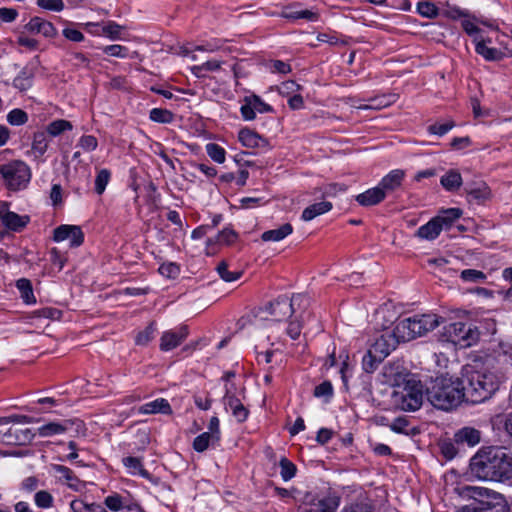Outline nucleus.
<instances>
[{
	"label": "nucleus",
	"instance_id": "nucleus-1",
	"mask_svg": "<svg viewBox=\"0 0 512 512\" xmlns=\"http://www.w3.org/2000/svg\"><path fill=\"white\" fill-rule=\"evenodd\" d=\"M471 474L484 481L504 482L512 478V453L502 447L480 449L470 460Z\"/></svg>",
	"mask_w": 512,
	"mask_h": 512
},
{
	"label": "nucleus",
	"instance_id": "nucleus-2",
	"mask_svg": "<svg viewBox=\"0 0 512 512\" xmlns=\"http://www.w3.org/2000/svg\"><path fill=\"white\" fill-rule=\"evenodd\" d=\"M465 388L459 378L439 376L426 386L427 400L437 409L449 411L465 400Z\"/></svg>",
	"mask_w": 512,
	"mask_h": 512
},
{
	"label": "nucleus",
	"instance_id": "nucleus-3",
	"mask_svg": "<svg viewBox=\"0 0 512 512\" xmlns=\"http://www.w3.org/2000/svg\"><path fill=\"white\" fill-rule=\"evenodd\" d=\"M464 499H473L469 506L479 512H507V504L502 494L484 487L464 485L455 489Z\"/></svg>",
	"mask_w": 512,
	"mask_h": 512
},
{
	"label": "nucleus",
	"instance_id": "nucleus-4",
	"mask_svg": "<svg viewBox=\"0 0 512 512\" xmlns=\"http://www.w3.org/2000/svg\"><path fill=\"white\" fill-rule=\"evenodd\" d=\"M500 379L493 372L474 371L467 376L465 401L472 404L482 403L490 399L499 389Z\"/></svg>",
	"mask_w": 512,
	"mask_h": 512
},
{
	"label": "nucleus",
	"instance_id": "nucleus-5",
	"mask_svg": "<svg viewBox=\"0 0 512 512\" xmlns=\"http://www.w3.org/2000/svg\"><path fill=\"white\" fill-rule=\"evenodd\" d=\"M393 393L394 404L403 411H416L423 402V386L420 381L413 378L405 380L403 386Z\"/></svg>",
	"mask_w": 512,
	"mask_h": 512
},
{
	"label": "nucleus",
	"instance_id": "nucleus-6",
	"mask_svg": "<svg viewBox=\"0 0 512 512\" xmlns=\"http://www.w3.org/2000/svg\"><path fill=\"white\" fill-rule=\"evenodd\" d=\"M0 174L7 188L13 191L25 188L31 179L30 168L20 160L1 165Z\"/></svg>",
	"mask_w": 512,
	"mask_h": 512
},
{
	"label": "nucleus",
	"instance_id": "nucleus-7",
	"mask_svg": "<svg viewBox=\"0 0 512 512\" xmlns=\"http://www.w3.org/2000/svg\"><path fill=\"white\" fill-rule=\"evenodd\" d=\"M444 329L447 341L462 348L472 346L480 337V331L471 323L454 322L445 326Z\"/></svg>",
	"mask_w": 512,
	"mask_h": 512
},
{
	"label": "nucleus",
	"instance_id": "nucleus-8",
	"mask_svg": "<svg viewBox=\"0 0 512 512\" xmlns=\"http://www.w3.org/2000/svg\"><path fill=\"white\" fill-rule=\"evenodd\" d=\"M306 295L294 294L291 298L280 296L275 301L270 302L268 310L276 320L290 317L295 312V304L297 301H305Z\"/></svg>",
	"mask_w": 512,
	"mask_h": 512
},
{
	"label": "nucleus",
	"instance_id": "nucleus-9",
	"mask_svg": "<svg viewBox=\"0 0 512 512\" xmlns=\"http://www.w3.org/2000/svg\"><path fill=\"white\" fill-rule=\"evenodd\" d=\"M411 321V325L415 328L417 337L426 335L428 332L433 331L442 322L443 318L436 314H420L408 317Z\"/></svg>",
	"mask_w": 512,
	"mask_h": 512
},
{
	"label": "nucleus",
	"instance_id": "nucleus-10",
	"mask_svg": "<svg viewBox=\"0 0 512 512\" xmlns=\"http://www.w3.org/2000/svg\"><path fill=\"white\" fill-rule=\"evenodd\" d=\"M339 506V500L336 497L322 499L309 512H335ZM341 512H372L368 504H355L345 507Z\"/></svg>",
	"mask_w": 512,
	"mask_h": 512
},
{
	"label": "nucleus",
	"instance_id": "nucleus-11",
	"mask_svg": "<svg viewBox=\"0 0 512 512\" xmlns=\"http://www.w3.org/2000/svg\"><path fill=\"white\" fill-rule=\"evenodd\" d=\"M233 384L226 386L225 395L223 397V404L226 411L231 410L232 415L237 419L238 422H244L248 415L249 410L242 404L232 392Z\"/></svg>",
	"mask_w": 512,
	"mask_h": 512
},
{
	"label": "nucleus",
	"instance_id": "nucleus-12",
	"mask_svg": "<svg viewBox=\"0 0 512 512\" xmlns=\"http://www.w3.org/2000/svg\"><path fill=\"white\" fill-rule=\"evenodd\" d=\"M53 239L57 242L70 240V246L78 247L84 241V234L79 226L60 225L54 230Z\"/></svg>",
	"mask_w": 512,
	"mask_h": 512
},
{
	"label": "nucleus",
	"instance_id": "nucleus-13",
	"mask_svg": "<svg viewBox=\"0 0 512 512\" xmlns=\"http://www.w3.org/2000/svg\"><path fill=\"white\" fill-rule=\"evenodd\" d=\"M399 343L400 341L394 334L393 330L386 331L375 340L370 349L373 353L378 354L379 358L385 359Z\"/></svg>",
	"mask_w": 512,
	"mask_h": 512
},
{
	"label": "nucleus",
	"instance_id": "nucleus-14",
	"mask_svg": "<svg viewBox=\"0 0 512 512\" xmlns=\"http://www.w3.org/2000/svg\"><path fill=\"white\" fill-rule=\"evenodd\" d=\"M7 206L5 202L0 203V219L3 224L13 231H19L24 228L29 222V217L20 216L14 212L8 211Z\"/></svg>",
	"mask_w": 512,
	"mask_h": 512
},
{
	"label": "nucleus",
	"instance_id": "nucleus-15",
	"mask_svg": "<svg viewBox=\"0 0 512 512\" xmlns=\"http://www.w3.org/2000/svg\"><path fill=\"white\" fill-rule=\"evenodd\" d=\"M25 30L32 34H42L47 38H52L57 35V30L54 25L40 17H33L26 25Z\"/></svg>",
	"mask_w": 512,
	"mask_h": 512
},
{
	"label": "nucleus",
	"instance_id": "nucleus-16",
	"mask_svg": "<svg viewBox=\"0 0 512 512\" xmlns=\"http://www.w3.org/2000/svg\"><path fill=\"white\" fill-rule=\"evenodd\" d=\"M469 201L483 204L491 198V190L485 182L467 184L465 187Z\"/></svg>",
	"mask_w": 512,
	"mask_h": 512
},
{
	"label": "nucleus",
	"instance_id": "nucleus-17",
	"mask_svg": "<svg viewBox=\"0 0 512 512\" xmlns=\"http://www.w3.org/2000/svg\"><path fill=\"white\" fill-rule=\"evenodd\" d=\"M34 438V434L26 429H8L3 433V444L26 445Z\"/></svg>",
	"mask_w": 512,
	"mask_h": 512
},
{
	"label": "nucleus",
	"instance_id": "nucleus-18",
	"mask_svg": "<svg viewBox=\"0 0 512 512\" xmlns=\"http://www.w3.org/2000/svg\"><path fill=\"white\" fill-rule=\"evenodd\" d=\"M188 331L186 327H181L179 331H167L161 337L160 349L169 351L176 348L187 337Z\"/></svg>",
	"mask_w": 512,
	"mask_h": 512
},
{
	"label": "nucleus",
	"instance_id": "nucleus-19",
	"mask_svg": "<svg viewBox=\"0 0 512 512\" xmlns=\"http://www.w3.org/2000/svg\"><path fill=\"white\" fill-rule=\"evenodd\" d=\"M239 141L248 148L268 147V141L258 133L248 128L241 129L238 134Z\"/></svg>",
	"mask_w": 512,
	"mask_h": 512
},
{
	"label": "nucleus",
	"instance_id": "nucleus-20",
	"mask_svg": "<svg viewBox=\"0 0 512 512\" xmlns=\"http://www.w3.org/2000/svg\"><path fill=\"white\" fill-rule=\"evenodd\" d=\"M404 176L405 172L403 170H392L382 178L378 186L382 188L385 193L395 191L401 186Z\"/></svg>",
	"mask_w": 512,
	"mask_h": 512
},
{
	"label": "nucleus",
	"instance_id": "nucleus-21",
	"mask_svg": "<svg viewBox=\"0 0 512 512\" xmlns=\"http://www.w3.org/2000/svg\"><path fill=\"white\" fill-rule=\"evenodd\" d=\"M385 198V192L379 186L375 188L368 189L367 191L356 196V201L361 206H373Z\"/></svg>",
	"mask_w": 512,
	"mask_h": 512
},
{
	"label": "nucleus",
	"instance_id": "nucleus-22",
	"mask_svg": "<svg viewBox=\"0 0 512 512\" xmlns=\"http://www.w3.org/2000/svg\"><path fill=\"white\" fill-rule=\"evenodd\" d=\"M138 412L141 414L162 413L170 415L172 414V408L166 399L160 398L140 406Z\"/></svg>",
	"mask_w": 512,
	"mask_h": 512
},
{
	"label": "nucleus",
	"instance_id": "nucleus-23",
	"mask_svg": "<svg viewBox=\"0 0 512 512\" xmlns=\"http://www.w3.org/2000/svg\"><path fill=\"white\" fill-rule=\"evenodd\" d=\"M414 329L415 328L412 327L410 319L404 318L396 323L393 332L400 342H407L417 338V334Z\"/></svg>",
	"mask_w": 512,
	"mask_h": 512
},
{
	"label": "nucleus",
	"instance_id": "nucleus-24",
	"mask_svg": "<svg viewBox=\"0 0 512 512\" xmlns=\"http://www.w3.org/2000/svg\"><path fill=\"white\" fill-rule=\"evenodd\" d=\"M73 422L65 420L63 423L49 422L38 428V434L41 437H49L57 434H63L71 428Z\"/></svg>",
	"mask_w": 512,
	"mask_h": 512
},
{
	"label": "nucleus",
	"instance_id": "nucleus-25",
	"mask_svg": "<svg viewBox=\"0 0 512 512\" xmlns=\"http://www.w3.org/2000/svg\"><path fill=\"white\" fill-rule=\"evenodd\" d=\"M441 231V225L439 224L438 219H435L434 217L417 230L416 236L425 240H434L438 237Z\"/></svg>",
	"mask_w": 512,
	"mask_h": 512
},
{
	"label": "nucleus",
	"instance_id": "nucleus-26",
	"mask_svg": "<svg viewBox=\"0 0 512 512\" xmlns=\"http://www.w3.org/2000/svg\"><path fill=\"white\" fill-rule=\"evenodd\" d=\"M332 209V203L329 201H322L319 203H314L304 209L302 212V220L311 221L315 217L322 215Z\"/></svg>",
	"mask_w": 512,
	"mask_h": 512
},
{
	"label": "nucleus",
	"instance_id": "nucleus-27",
	"mask_svg": "<svg viewBox=\"0 0 512 512\" xmlns=\"http://www.w3.org/2000/svg\"><path fill=\"white\" fill-rule=\"evenodd\" d=\"M293 231L292 225L289 223H285L277 229L268 230L262 233L261 239L265 242L267 241H281L286 236L290 235Z\"/></svg>",
	"mask_w": 512,
	"mask_h": 512
},
{
	"label": "nucleus",
	"instance_id": "nucleus-28",
	"mask_svg": "<svg viewBox=\"0 0 512 512\" xmlns=\"http://www.w3.org/2000/svg\"><path fill=\"white\" fill-rule=\"evenodd\" d=\"M441 185L448 191H455L462 185L461 174L456 170H450L441 177Z\"/></svg>",
	"mask_w": 512,
	"mask_h": 512
},
{
	"label": "nucleus",
	"instance_id": "nucleus-29",
	"mask_svg": "<svg viewBox=\"0 0 512 512\" xmlns=\"http://www.w3.org/2000/svg\"><path fill=\"white\" fill-rule=\"evenodd\" d=\"M457 442L467 443L469 446H474L480 441V432L474 428H463L455 434Z\"/></svg>",
	"mask_w": 512,
	"mask_h": 512
},
{
	"label": "nucleus",
	"instance_id": "nucleus-30",
	"mask_svg": "<svg viewBox=\"0 0 512 512\" xmlns=\"http://www.w3.org/2000/svg\"><path fill=\"white\" fill-rule=\"evenodd\" d=\"M462 215V211L458 208H449L444 210L440 215L436 216L435 219H438L441 228H449L453 222L459 219Z\"/></svg>",
	"mask_w": 512,
	"mask_h": 512
},
{
	"label": "nucleus",
	"instance_id": "nucleus-31",
	"mask_svg": "<svg viewBox=\"0 0 512 512\" xmlns=\"http://www.w3.org/2000/svg\"><path fill=\"white\" fill-rule=\"evenodd\" d=\"M395 95H383L369 99L370 104L368 105H354L359 109H381L389 106L395 101Z\"/></svg>",
	"mask_w": 512,
	"mask_h": 512
},
{
	"label": "nucleus",
	"instance_id": "nucleus-32",
	"mask_svg": "<svg viewBox=\"0 0 512 512\" xmlns=\"http://www.w3.org/2000/svg\"><path fill=\"white\" fill-rule=\"evenodd\" d=\"M476 52L488 61H499L503 58V53L500 50L488 47L484 42L476 44Z\"/></svg>",
	"mask_w": 512,
	"mask_h": 512
},
{
	"label": "nucleus",
	"instance_id": "nucleus-33",
	"mask_svg": "<svg viewBox=\"0 0 512 512\" xmlns=\"http://www.w3.org/2000/svg\"><path fill=\"white\" fill-rule=\"evenodd\" d=\"M383 360V358H379L378 354L373 353L372 350L369 349L363 356L362 367L366 372L372 373Z\"/></svg>",
	"mask_w": 512,
	"mask_h": 512
},
{
	"label": "nucleus",
	"instance_id": "nucleus-34",
	"mask_svg": "<svg viewBox=\"0 0 512 512\" xmlns=\"http://www.w3.org/2000/svg\"><path fill=\"white\" fill-rule=\"evenodd\" d=\"M218 441L219 440L214 439V436H212L209 432H204L194 439L193 448L197 452H203L209 447L210 444L213 445Z\"/></svg>",
	"mask_w": 512,
	"mask_h": 512
},
{
	"label": "nucleus",
	"instance_id": "nucleus-35",
	"mask_svg": "<svg viewBox=\"0 0 512 512\" xmlns=\"http://www.w3.org/2000/svg\"><path fill=\"white\" fill-rule=\"evenodd\" d=\"M32 74L23 69L13 80V86L21 92L28 90L32 85Z\"/></svg>",
	"mask_w": 512,
	"mask_h": 512
},
{
	"label": "nucleus",
	"instance_id": "nucleus-36",
	"mask_svg": "<svg viewBox=\"0 0 512 512\" xmlns=\"http://www.w3.org/2000/svg\"><path fill=\"white\" fill-rule=\"evenodd\" d=\"M149 118L158 123H171L174 115L171 111L162 108H154L150 111Z\"/></svg>",
	"mask_w": 512,
	"mask_h": 512
},
{
	"label": "nucleus",
	"instance_id": "nucleus-37",
	"mask_svg": "<svg viewBox=\"0 0 512 512\" xmlns=\"http://www.w3.org/2000/svg\"><path fill=\"white\" fill-rule=\"evenodd\" d=\"M48 147L47 137L44 132H37L34 134L32 150L38 155L42 156Z\"/></svg>",
	"mask_w": 512,
	"mask_h": 512
},
{
	"label": "nucleus",
	"instance_id": "nucleus-38",
	"mask_svg": "<svg viewBox=\"0 0 512 512\" xmlns=\"http://www.w3.org/2000/svg\"><path fill=\"white\" fill-rule=\"evenodd\" d=\"M71 129H72L71 122L64 120V119L55 120L47 126V132L51 136H58L62 132L66 131V130H71Z\"/></svg>",
	"mask_w": 512,
	"mask_h": 512
},
{
	"label": "nucleus",
	"instance_id": "nucleus-39",
	"mask_svg": "<svg viewBox=\"0 0 512 512\" xmlns=\"http://www.w3.org/2000/svg\"><path fill=\"white\" fill-rule=\"evenodd\" d=\"M219 276L226 282H232L239 279L242 275V271H233L230 272L228 270V264L225 261H222L218 264L216 268Z\"/></svg>",
	"mask_w": 512,
	"mask_h": 512
},
{
	"label": "nucleus",
	"instance_id": "nucleus-40",
	"mask_svg": "<svg viewBox=\"0 0 512 512\" xmlns=\"http://www.w3.org/2000/svg\"><path fill=\"white\" fill-rule=\"evenodd\" d=\"M17 288L21 292V296L26 303H31L35 301L32 286L28 279H19L17 281Z\"/></svg>",
	"mask_w": 512,
	"mask_h": 512
},
{
	"label": "nucleus",
	"instance_id": "nucleus-41",
	"mask_svg": "<svg viewBox=\"0 0 512 512\" xmlns=\"http://www.w3.org/2000/svg\"><path fill=\"white\" fill-rule=\"evenodd\" d=\"M460 277L465 282L482 283L486 280V275L476 269H466L460 274Z\"/></svg>",
	"mask_w": 512,
	"mask_h": 512
},
{
	"label": "nucleus",
	"instance_id": "nucleus-42",
	"mask_svg": "<svg viewBox=\"0 0 512 512\" xmlns=\"http://www.w3.org/2000/svg\"><path fill=\"white\" fill-rule=\"evenodd\" d=\"M111 173L107 169H102L98 172L95 179V191L101 195L110 181Z\"/></svg>",
	"mask_w": 512,
	"mask_h": 512
},
{
	"label": "nucleus",
	"instance_id": "nucleus-43",
	"mask_svg": "<svg viewBox=\"0 0 512 512\" xmlns=\"http://www.w3.org/2000/svg\"><path fill=\"white\" fill-rule=\"evenodd\" d=\"M279 464L281 468L280 474L284 481H288L295 476L297 469L296 466L290 460L283 457L281 458Z\"/></svg>",
	"mask_w": 512,
	"mask_h": 512
},
{
	"label": "nucleus",
	"instance_id": "nucleus-44",
	"mask_svg": "<svg viewBox=\"0 0 512 512\" xmlns=\"http://www.w3.org/2000/svg\"><path fill=\"white\" fill-rule=\"evenodd\" d=\"M206 152L209 157L217 163H223L225 161V150L218 144H207Z\"/></svg>",
	"mask_w": 512,
	"mask_h": 512
},
{
	"label": "nucleus",
	"instance_id": "nucleus-45",
	"mask_svg": "<svg viewBox=\"0 0 512 512\" xmlns=\"http://www.w3.org/2000/svg\"><path fill=\"white\" fill-rule=\"evenodd\" d=\"M7 121L11 125H23L28 121V115L21 109H13L8 113Z\"/></svg>",
	"mask_w": 512,
	"mask_h": 512
},
{
	"label": "nucleus",
	"instance_id": "nucleus-46",
	"mask_svg": "<svg viewBox=\"0 0 512 512\" xmlns=\"http://www.w3.org/2000/svg\"><path fill=\"white\" fill-rule=\"evenodd\" d=\"M417 11L420 15L427 18H435L438 15V8L431 2H419Z\"/></svg>",
	"mask_w": 512,
	"mask_h": 512
},
{
	"label": "nucleus",
	"instance_id": "nucleus-47",
	"mask_svg": "<svg viewBox=\"0 0 512 512\" xmlns=\"http://www.w3.org/2000/svg\"><path fill=\"white\" fill-rule=\"evenodd\" d=\"M333 395V387L329 381H324L314 389L315 397H324L326 400H329Z\"/></svg>",
	"mask_w": 512,
	"mask_h": 512
},
{
	"label": "nucleus",
	"instance_id": "nucleus-48",
	"mask_svg": "<svg viewBox=\"0 0 512 512\" xmlns=\"http://www.w3.org/2000/svg\"><path fill=\"white\" fill-rule=\"evenodd\" d=\"M36 420L33 417L27 415H10L7 417H0V425H5L9 423H33Z\"/></svg>",
	"mask_w": 512,
	"mask_h": 512
},
{
	"label": "nucleus",
	"instance_id": "nucleus-49",
	"mask_svg": "<svg viewBox=\"0 0 512 512\" xmlns=\"http://www.w3.org/2000/svg\"><path fill=\"white\" fill-rule=\"evenodd\" d=\"M159 272L167 278L174 279L179 275L180 268L176 263H164L159 267Z\"/></svg>",
	"mask_w": 512,
	"mask_h": 512
},
{
	"label": "nucleus",
	"instance_id": "nucleus-50",
	"mask_svg": "<svg viewBox=\"0 0 512 512\" xmlns=\"http://www.w3.org/2000/svg\"><path fill=\"white\" fill-rule=\"evenodd\" d=\"M52 495L44 490L38 491L35 494V503L40 508H49L52 505Z\"/></svg>",
	"mask_w": 512,
	"mask_h": 512
},
{
	"label": "nucleus",
	"instance_id": "nucleus-51",
	"mask_svg": "<svg viewBox=\"0 0 512 512\" xmlns=\"http://www.w3.org/2000/svg\"><path fill=\"white\" fill-rule=\"evenodd\" d=\"M37 5L40 8L60 12L64 9V2L62 0H37Z\"/></svg>",
	"mask_w": 512,
	"mask_h": 512
},
{
	"label": "nucleus",
	"instance_id": "nucleus-52",
	"mask_svg": "<svg viewBox=\"0 0 512 512\" xmlns=\"http://www.w3.org/2000/svg\"><path fill=\"white\" fill-rule=\"evenodd\" d=\"M155 330L156 329L154 327V324L151 323L149 326L146 327L144 331L138 333L136 337V343L138 345H146L147 343H149L153 338Z\"/></svg>",
	"mask_w": 512,
	"mask_h": 512
},
{
	"label": "nucleus",
	"instance_id": "nucleus-53",
	"mask_svg": "<svg viewBox=\"0 0 512 512\" xmlns=\"http://www.w3.org/2000/svg\"><path fill=\"white\" fill-rule=\"evenodd\" d=\"M453 127H454V122L453 121H450V122H447V123H443V124L435 123V124H432V125L428 126V132L430 134H434V135H438V136H443L450 129H452Z\"/></svg>",
	"mask_w": 512,
	"mask_h": 512
},
{
	"label": "nucleus",
	"instance_id": "nucleus-54",
	"mask_svg": "<svg viewBox=\"0 0 512 512\" xmlns=\"http://www.w3.org/2000/svg\"><path fill=\"white\" fill-rule=\"evenodd\" d=\"M240 111H241L242 117L245 120L250 121V120L255 119V116H256L255 108H254L253 104H251V100L249 99V96H246L244 98V104L241 106Z\"/></svg>",
	"mask_w": 512,
	"mask_h": 512
},
{
	"label": "nucleus",
	"instance_id": "nucleus-55",
	"mask_svg": "<svg viewBox=\"0 0 512 512\" xmlns=\"http://www.w3.org/2000/svg\"><path fill=\"white\" fill-rule=\"evenodd\" d=\"M78 146L84 151H94L98 146L97 139L92 135L82 136L79 140Z\"/></svg>",
	"mask_w": 512,
	"mask_h": 512
},
{
	"label": "nucleus",
	"instance_id": "nucleus-56",
	"mask_svg": "<svg viewBox=\"0 0 512 512\" xmlns=\"http://www.w3.org/2000/svg\"><path fill=\"white\" fill-rule=\"evenodd\" d=\"M128 49L124 46L114 44L109 45L103 48V52L107 55L119 57V58H125L127 56Z\"/></svg>",
	"mask_w": 512,
	"mask_h": 512
},
{
	"label": "nucleus",
	"instance_id": "nucleus-57",
	"mask_svg": "<svg viewBox=\"0 0 512 512\" xmlns=\"http://www.w3.org/2000/svg\"><path fill=\"white\" fill-rule=\"evenodd\" d=\"M249 99L255 108V112L269 113L273 111V108L269 104L264 103L259 96L253 94L249 96Z\"/></svg>",
	"mask_w": 512,
	"mask_h": 512
},
{
	"label": "nucleus",
	"instance_id": "nucleus-58",
	"mask_svg": "<svg viewBox=\"0 0 512 512\" xmlns=\"http://www.w3.org/2000/svg\"><path fill=\"white\" fill-rule=\"evenodd\" d=\"M236 239H237V233L234 230L229 229V228L222 230L217 236V241L219 243H223V244H227V245L234 243Z\"/></svg>",
	"mask_w": 512,
	"mask_h": 512
},
{
	"label": "nucleus",
	"instance_id": "nucleus-59",
	"mask_svg": "<svg viewBox=\"0 0 512 512\" xmlns=\"http://www.w3.org/2000/svg\"><path fill=\"white\" fill-rule=\"evenodd\" d=\"M34 317L57 320L61 317V311L54 308H43L34 312Z\"/></svg>",
	"mask_w": 512,
	"mask_h": 512
},
{
	"label": "nucleus",
	"instance_id": "nucleus-60",
	"mask_svg": "<svg viewBox=\"0 0 512 512\" xmlns=\"http://www.w3.org/2000/svg\"><path fill=\"white\" fill-rule=\"evenodd\" d=\"M104 503L112 511H119L123 508L122 498L118 494L106 497Z\"/></svg>",
	"mask_w": 512,
	"mask_h": 512
},
{
	"label": "nucleus",
	"instance_id": "nucleus-61",
	"mask_svg": "<svg viewBox=\"0 0 512 512\" xmlns=\"http://www.w3.org/2000/svg\"><path fill=\"white\" fill-rule=\"evenodd\" d=\"M408 424L409 422L405 417H398L390 424V429L396 433L408 434L406 429Z\"/></svg>",
	"mask_w": 512,
	"mask_h": 512
},
{
	"label": "nucleus",
	"instance_id": "nucleus-62",
	"mask_svg": "<svg viewBox=\"0 0 512 512\" xmlns=\"http://www.w3.org/2000/svg\"><path fill=\"white\" fill-rule=\"evenodd\" d=\"M270 69L272 72H278L281 74H287L291 71L290 65L281 60L271 61Z\"/></svg>",
	"mask_w": 512,
	"mask_h": 512
},
{
	"label": "nucleus",
	"instance_id": "nucleus-63",
	"mask_svg": "<svg viewBox=\"0 0 512 512\" xmlns=\"http://www.w3.org/2000/svg\"><path fill=\"white\" fill-rule=\"evenodd\" d=\"M121 27L116 23H109L103 27V33L111 39H117L120 34Z\"/></svg>",
	"mask_w": 512,
	"mask_h": 512
},
{
	"label": "nucleus",
	"instance_id": "nucleus-64",
	"mask_svg": "<svg viewBox=\"0 0 512 512\" xmlns=\"http://www.w3.org/2000/svg\"><path fill=\"white\" fill-rule=\"evenodd\" d=\"M18 16V12L13 8H0V19L4 22H12Z\"/></svg>",
	"mask_w": 512,
	"mask_h": 512
}]
</instances>
